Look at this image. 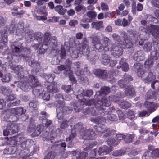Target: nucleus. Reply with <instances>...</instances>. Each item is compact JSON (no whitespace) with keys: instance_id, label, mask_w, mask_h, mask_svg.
Segmentation results:
<instances>
[{"instance_id":"1","label":"nucleus","mask_w":159,"mask_h":159,"mask_svg":"<svg viewBox=\"0 0 159 159\" xmlns=\"http://www.w3.org/2000/svg\"><path fill=\"white\" fill-rule=\"evenodd\" d=\"M69 51L71 57L73 58H76L79 57L81 54L88 57H93L90 55V52L88 44V41L87 38H83L81 43L76 45L75 47L69 48Z\"/></svg>"},{"instance_id":"2","label":"nucleus","mask_w":159,"mask_h":159,"mask_svg":"<svg viewBox=\"0 0 159 159\" xmlns=\"http://www.w3.org/2000/svg\"><path fill=\"white\" fill-rule=\"evenodd\" d=\"M121 35L123 37V41H121L120 36L117 34L114 33L112 34V37L114 40L119 42L122 45H124L125 48H129L133 46V40L135 41L138 40V37H136V35L131 32H129L126 33L125 32H121Z\"/></svg>"},{"instance_id":"3","label":"nucleus","mask_w":159,"mask_h":159,"mask_svg":"<svg viewBox=\"0 0 159 159\" xmlns=\"http://www.w3.org/2000/svg\"><path fill=\"white\" fill-rule=\"evenodd\" d=\"M116 97L114 96L109 97V99L105 97L103 98L101 101H98L95 104V109L94 108H88V112L90 111L93 116H96L97 115L102 114L103 113L105 115L107 111H104V107H109L111 105L110 102L112 101H116L115 100Z\"/></svg>"},{"instance_id":"4","label":"nucleus","mask_w":159,"mask_h":159,"mask_svg":"<svg viewBox=\"0 0 159 159\" xmlns=\"http://www.w3.org/2000/svg\"><path fill=\"white\" fill-rule=\"evenodd\" d=\"M15 84L24 91H28L30 87H36L40 85L38 79L31 74L24 78L23 80L15 82Z\"/></svg>"},{"instance_id":"5","label":"nucleus","mask_w":159,"mask_h":159,"mask_svg":"<svg viewBox=\"0 0 159 159\" xmlns=\"http://www.w3.org/2000/svg\"><path fill=\"white\" fill-rule=\"evenodd\" d=\"M54 105L57 108V116L59 120H61L63 118V113L69 114L72 111L71 107H65L64 102L61 100L57 101L55 102Z\"/></svg>"},{"instance_id":"6","label":"nucleus","mask_w":159,"mask_h":159,"mask_svg":"<svg viewBox=\"0 0 159 159\" xmlns=\"http://www.w3.org/2000/svg\"><path fill=\"white\" fill-rule=\"evenodd\" d=\"M82 124L78 123L74 126V129L79 130L81 135L83 139H93L96 135L95 133L92 129H89L84 131V128H82Z\"/></svg>"},{"instance_id":"7","label":"nucleus","mask_w":159,"mask_h":159,"mask_svg":"<svg viewBox=\"0 0 159 159\" xmlns=\"http://www.w3.org/2000/svg\"><path fill=\"white\" fill-rule=\"evenodd\" d=\"M23 44V43L20 42L15 43L11 47L12 51L16 53L24 52L25 54H30V48L24 47Z\"/></svg>"},{"instance_id":"8","label":"nucleus","mask_w":159,"mask_h":159,"mask_svg":"<svg viewBox=\"0 0 159 159\" xmlns=\"http://www.w3.org/2000/svg\"><path fill=\"white\" fill-rule=\"evenodd\" d=\"M19 126L18 124L15 123H10L8 124L6 129L3 131V134L4 136L12 135L17 133L18 131Z\"/></svg>"},{"instance_id":"9","label":"nucleus","mask_w":159,"mask_h":159,"mask_svg":"<svg viewBox=\"0 0 159 159\" xmlns=\"http://www.w3.org/2000/svg\"><path fill=\"white\" fill-rule=\"evenodd\" d=\"M110 49H111V54L114 57H118L122 54L123 48L118 43L113 44Z\"/></svg>"},{"instance_id":"10","label":"nucleus","mask_w":159,"mask_h":159,"mask_svg":"<svg viewBox=\"0 0 159 159\" xmlns=\"http://www.w3.org/2000/svg\"><path fill=\"white\" fill-rule=\"evenodd\" d=\"M90 38L93 46L98 51L99 49L101 47H102V46L99 33H97L93 34L90 37Z\"/></svg>"},{"instance_id":"11","label":"nucleus","mask_w":159,"mask_h":159,"mask_svg":"<svg viewBox=\"0 0 159 159\" xmlns=\"http://www.w3.org/2000/svg\"><path fill=\"white\" fill-rule=\"evenodd\" d=\"M110 39L108 37L104 36L102 39V47L99 49L98 51L100 52H103V51H108L110 49Z\"/></svg>"},{"instance_id":"12","label":"nucleus","mask_w":159,"mask_h":159,"mask_svg":"<svg viewBox=\"0 0 159 159\" xmlns=\"http://www.w3.org/2000/svg\"><path fill=\"white\" fill-rule=\"evenodd\" d=\"M7 29V28L6 27L0 31L1 40L2 42L0 41V49L3 48L4 45H7L8 43Z\"/></svg>"},{"instance_id":"13","label":"nucleus","mask_w":159,"mask_h":159,"mask_svg":"<svg viewBox=\"0 0 159 159\" xmlns=\"http://www.w3.org/2000/svg\"><path fill=\"white\" fill-rule=\"evenodd\" d=\"M86 15L88 18H84L81 20V21L83 23L91 22L93 20L95 19L97 14L95 11H90L87 12Z\"/></svg>"},{"instance_id":"14","label":"nucleus","mask_w":159,"mask_h":159,"mask_svg":"<svg viewBox=\"0 0 159 159\" xmlns=\"http://www.w3.org/2000/svg\"><path fill=\"white\" fill-rule=\"evenodd\" d=\"M72 153L74 156L75 157L76 159H84L88 155L87 152H81L79 150L72 151Z\"/></svg>"},{"instance_id":"15","label":"nucleus","mask_w":159,"mask_h":159,"mask_svg":"<svg viewBox=\"0 0 159 159\" xmlns=\"http://www.w3.org/2000/svg\"><path fill=\"white\" fill-rule=\"evenodd\" d=\"M149 31L155 38L159 39V25H150Z\"/></svg>"},{"instance_id":"16","label":"nucleus","mask_w":159,"mask_h":159,"mask_svg":"<svg viewBox=\"0 0 159 159\" xmlns=\"http://www.w3.org/2000/svg\"><path fill=\"white\" fill-rule=\"evenodd\" d=\"M52 50H54L58 46V41L57 37L55 36L52 37L47 45Z\"/></svg>"},{"instance_id":"17","label":"nucleus","mask_w":159,"mask_h":159,"mask_svg":"<svg viewBox=\"0 0 159 159\" xmlns=\"http://www.w3.org/2000/svg\"><path fill=\"white\" fill-rule=\"evenodd\" d=\"M124 79L119 80L118 82L119 85L121 88H123L125 87V83L129 81L133 80V78L131 76L125 74L124 75Z\"/></svg>"},{"instance_id":"18","label":"nucleus","mask_w":159,"mask_h":159,"mask_svg":"<svg viewBox=\"0 0 159 159\" xmlns=\"http://www.w3.org/2000/svg\"><path fill=\"white\" fill-rule=\"evenodd\" d=\"M135 70H137V74L138 76L143 78L145 76V73L142 69L143 65H141L139 63L135 64L134 66Z\"/></svg>"},{"instance_id":"19","label":"nucleus","mask_w":159,"mask_h":159,"mask_svg":"<svg viewBox=\"0 0 159 159\" xmlns=\"http://www.w3.org/2000/svg\"><path fill=\"white\" fill-rule=\"evenodd\" d=\"M156 79V77L152 72L145 73V76L142 80L145 83L151 82Z\"/></svg>"},{"instance_id":"20","label":"nucleus","mask_w":159,"mask_h":159,"mask_svg":"<svg viewBox=\"0 0 159 159\" xmlns=\"http://www.w3.org/2000/svg\"><path fill=\"white\" fill-rule=\"evenodd\" d=\"M19 8V7L15 6L11 9V11H15L11 12V14L13 16L21 17L25 13V11L23 10H20L18 11V9Z\"/></svg>"},{"instance_id":"21","label":"nucleus","mask_w":159,"mask_h":159,"mask_svg":"<svg viewBox=\"0 0 159 159\" xmlns=\"http://www.w3.org/2000/svg\"><path fill=\"white\" fill-rule=\"evenodd\" d=\"M94 73L97 76L103 79L106 78L108 75L107 71L105 70L96 69L94 71Z\"/></svg>"},{"instance_id":"22","label":"nucleus","mask_w":159,"mask_h":159,"mask_svg":"<svg viewBox=\"0 0 159 159\" xmlns=\"http://www.w3.org/2000/svg\"><path fill=\"white\" fill-rule=\"evenodd\" d=\"M91 28L98 30H101L104 27L103 22L102 21H98L93 22L91 24Z\"/></svg>"},{"instance_id":"23","label":"nucleus","mask_w":159,"mask_h":159,"mask_svg":"<svg viewBox=\"0 0 159 159\" xmlns=\"http://www.w3.org/2000/svg\"><path fill=\"white\" fill-rule=\"evenodd\" d=\"M74 64L76 66V68L78 69L75 71V74L77 76H80V77L81 78L82 75H83L85 72H87V67H84L83 70H79V69L80 68V63L79 62H75L74 63Z\"/></svg>"},{"instance_id":"24","label":"nucleus","mask_w":159,"mask_h":159,"mask_svg":"<svg viewBox=\"0 0 159 159\" xmlns=\"http://www.w3.org/2000/svg\"><path fill=\"white\" fill-rule=\"evenodd\" d=\"M120 67H117L118 68H121L122 71H127L129 69V66L128 64L126 62L124 58L121 59L120 62Z\"/></svg>"},{"instance_id":"25","label":"nucleus","mask_w":159,"mask_h":159,"mask_svg":"<svg viewBox=\"0 0 159 159\" xmlns=\"http://www.w3.org/2000/svg\"><path fill=\"white\" fill-rule=\"evenodd\" d=\"M144 57L143 51H140L136 52L134 55V60L137 61L142 60Z\"/></svg>"},{"instance_id":"26","label":"nucleus","mask_w":159,"mask_h":159,"mask_svg":"<svg viewBox=\"0 0 159 159\" xmlns=\"http://www.w3.org/2000/svg\"><path fill=\"white\" fill-rule=\"evenodd\" d=\"M16 139L18 142V145H20V147L24 149L26 148L25 143V139L21 135H18L16 136Z\"/></svg>"},{"instance_id":"27","label":"nucleus","mask_w":159,"mask_h":159,"mask_svg":"<svg viewBox=\"0 0 159 159\" xmlns=\"http://www.w3.org/2000/svg\"><path fill=\"white\" fill-rule=\"evenodd\" d=\"M110 92V88L108 87L104 86L101 88L100 91L96 93V94L98 96L102 95V94L107 95Z\"/></svg>"},{"instance_id":"28","label":"nucleus","mask_w":159,"mask_h":159,"mask_svg":"<svg viewBox=\"0 0 159 159\" xmlns=\"http://www.w3.org/2000/svg\"><path fill=\"white\" fill-rule=\"evenodd\" d=\"M57 69L59 71L64 70V74L65 76H67V73L71 70L70 66H65L63 65H61L58 66Z\"/></svg>"},{"instance_id":"29","label":"nucleus","mask_w":159,"mask_h":159,"mask_svg":"<svg viewBox=\"0 0 159 159\" xmlns=\"http://www.w3.org/2000/svg\"><path fill=\"white\" fill-rule=\"evenodd\" d=\"M144 106L145 107L148 109V111H149L150 113L155 111L154 105L153 103L146 101L144 102Z\"/></svg>"},{"instance_id":"30","label":"nucleus","mask_w":159,"mask_h":159,"mask_svg":"<svg viewBox=\"0 0 159 159\" xmlns=\"http://www.w3.org/2000/svg\"><path fill=\"white\" fill-rule=\"evenodd\" d=\"M110 57L106 54H103L101 56V61L103 64L106 65L110 61Z\"/></svg>"},{"instance_id":"31","label":"nucleus","mask_w":159,"mask_h":159,"mask_svg":"<svg viewBox=\"0 0 159 159\" xmlns=\"http://www.w3.org/2000/svg\"><path fill=\"white\" fill-rule=\"evenodd\" d=\"M45 45L43 43H40L39 44H35L33 45V47L36 48H39V52L40 54L44 53L46 51V48H43V47Z\"/></svg>"},{"instance_id":"32","label":"nucleus","mask_w":159,"mask_h":159,"mask_svg":"<svg viewBox=\"0 0 159 159\" xmlns=\"http://www.w3.org/2000/svg\"><path fill=\"white\" fill-rule=\"evenodd\" d=\"M51 33L48 32H45L44 34L43 43L45 46L48 45L51 39Z\"/></svg>"},{"instance_id":"33","label":"nucleus","mask_w":159,"mask_h":159,"mask_svg":"<svg viewBox=\"0 0 159 159\" xmlns=\"http://www.w3.org/2000/svg\"><path fill=\"white\" fill-rule=\"evenodd\" d=\"M47 89L48 91L50 93H55L58 91L57 84H51L50 85L48 86Z\"/></svg>"},{"instance_id":"34","label":"nucleus","mask_w":159,"mask_h":159,"mask_svg":"<svg viewBox=\"0 0 159 159\" xmlns=\"http://www.w3.org/2000/svg\"><path fill=\"white\" fill-rule=\"evenodd\" d=\"M125 92L126 96L133 97L135 95V90L132 87H129V88L126 89Z\"/></svg>"},{"instance_id":"35","label":"nucleus","mask_w":159,"mask_h":159,"mask_svg":"<svg viewBox=\"0 0 159 159\" xmlns=\"http://www.w3.org/2000/svg\"><path fill=\"white\" fill-rule=\"evenodd\" d=\"M118 104L120 107L123 109L128 108L131 106V104L127 101H118Z\"/></svg>"},{"instance_id":"36","label":"nucleus","mask_w":159,"mask_h":159,"mask_svg":"<svg viewBox=\"0 0 159 159\" xmlns=\"http://www.w3.org/2000/svg\"><path fill=\"white\" fill-rule=\"evenodd\" d=\"M55 10L57 12L61 15H63L66 12V9L63 8L62 6L59 5H57L54 7Z\"/></svg>"},{"instance_id":"37","label":"nucleus","mask_w":159,"mask_h":159,"mask_svg":"<svg viewBox=\"0 0 159 159\" xmlns=\"http://www.w3.org/2000/svg\"><path fill=\"white\" fill-rule=\"evenodd\" d=\"M135 137V134H127L125 136V142L127 143L131 142Z\"/></svg>"},{"instance_id":"38","label":"nucleus","mask_w":159,"mask_h":159,"mask_svg":"<svg viewBox=\"0 0 159 159\" xmlns=\"http://www.w3.org/2000/svg\"><path fill=\"white\" fill-rule=\"evenodd\" d=\"M0 92L3 94L7 95L11 93L12 90L11 89L5 87H2L0 88Z\"/></svg>"},{"instance_id":"39","label":"nucleus","mask_w":159,"mask_h":159,"mask_svg":"<svg viewBox=\"0 0 159 159\" xmlns=\"http://www.w3.org/2000/svg\"><path fill=\"white\" fill-rule=\"evenodd\" d=\"M108 115L107 116V120L113 121H116L117 120V118L116 115L113 114H107Z\"/></svg>"},{"instance_id":"40","label":"nucleus","mask_w":159,"mask_h":159,"mask_svg":"<svg viewBox=\"0 0 159 159\" xmlns=\"http://www.w3.org/2000/svg\"><path fill=\"white\" fill-rule=\"evenodd\" d=\"M56 153L53 151H51L49 152L48 154L45 156L44 159H54Z\"/></svg>"},{"instance_id":"41","label":"nucleus","mask_w":159,"mask_h":159,"mask_svg":"<svg viewBox=\"0 0 159 159\" xmlns=\"http://www.w3.org/2000/svg\"><path fill=\"white\" fill-rule=\"evenodd\" d=\"M149 152L148 154H146L147 156H149L150 157L151 155H152V156H153V155L155 157H159V149H156L154 150H153L152 152H151L150 151H148Z\"/></svg>"},{"instance_id":"42","label":"nucleus","mask_w":159,"mask_h":159,"mask_svg":"<svg viewBox=\"0 0 159 159\" xmlns=\"http://www.w3.org/2000/svg\"><path fill=\"white\" fill-rule=\"evenodd\" d=\"M93 94V91L92 90H83L82 94L83 96H86L90 97Z\"/></svg>"},{"instance_id":"43","label":"nucleus","mask_w":159,"mask_h":159,"mask_svg":"<svg viewBox=\"0 0 159 159\" xmlns=\"http://www.w3.org/2000/svg\"><path fill=\"white\" fill-rule=\"evenodd\" d=\"M152 47V44L150 42H147L144 44L143 49L145 51L148 52L151 50Z\"/></svg>"},{"instance_id":"44","label":"nucleus","mask_w":159,"mask_h":159,"mask_svg":"<svg viewBox=\"0 0 159 159\" xmlns=\"http://www.w3.org/2000/svg\"><path fill=\"white\" fill-rule=\"evenodd\" d=\"M68 76L69 78V80L73 83H75L76 82V80L74 77L73 75L72 71L70 70L69 72L67 73V76Z\"/></svg>"},{"instance_id":"45","label":"nucleus","mask_w":159,"mask_h":159,"mask_svg":"<svg viewBox=\"0 0 159 159\" xmlns=\"http://www.w3.org/2000/svg\"><path fill=\"white\" fill-rule=\"evenodd\" d=\"M12 77L9 74H7L3 76L2 79L3 82H8L12 79Z\"/></svg>"},{"instance_id":"46","label":"nucleus","mask_w":159,"mask_h":159,"mask_svg":"<svg viewBox=\"0 0 159 159\" xmlns=\"http://www.w3.org/2000/svg\"><path fill=\"white\" fill-rule=\"evenodd\" d=\"M118 142L114 139H108L107 143L110 146H116L118 144Z\"/></svg>"},{"instance_id":"47","label":"nucleus","mask_w":159,"mask_h":159,"mask_svg":"<svg viewBox=\"0 0 159 159\" xmlns=\"http://www.w3.org/2000/svg\"><path fill=\"white\" fill-rule=\"evenodd\" d=\"M19 143V142L17 141V139H16V136L12 138L9 142L10 144L12 146L18 145Z\"/></svg>"},{"instance_id":"48","label":"nucleus","mask_w":159,"mask_h":159,"mask_svg":"<svg viewBox=\"0 0 159 159\" xmlns=\"http://www.w3.org/2000/svg\"><path fill=\"white\" fill-rule=\"evenodd\" d=\"M146 67H149L153 65V61L151 58H148L145 62Z\"/></svg>"},{"instance_id":"49","label":"nucleus","mask_w":159,"mask_h":159,"mask_svg":"<svg viewBox=\"0 0 159 159\" xmlns=\"http://www.w3.org/2000/svg\"><path fill=\"white\" fill-rule=\"evenodd\" d=\"M83 102H81V103L82 105L85 104L86 105H93L95 103L94 100L93 99H91L89 100H87L84 102V101H82Z\"/></svg>"},{"instance_id":"50","label":"nucleus","mask_w":159,"mask_h":159,"mask_svg":"<svg viewBox=\"0 0 159 159\" xmlns=\"http://www.w3.org/2000/svg\"><path fill=\"white\" fill-rule=\"evenodd\" d=\"M145 17L146 20L149 22H154V21L156 22L157 21V20L155 18L152 17L151 15H146Z\"/></svg>"},{"instance_id":"51","label":"nucleus","mask_w":159,"mask_h":159,"mask_svg":"<svg viewBox=\"0 0 159 159\" xmlns=\"http://www.w3.org/2000/svg\"><path fill=\"white\" fill-rule=\"evenodd\" d=\"M125 152L124 150H120L114 152L113 154L115 156H120L124 155Z\"/></svg>"},{"instance_id":"52","label":"nucleus","mask_w":159,"mask_h":159,"mask_svg":"<svg viewBox=\"0 0 159 159\" xmlns=\"http://www.w3.org/2000/svg\"><path fill=\"white\" fill-rule=\"evenodd\" d=\"M150 114L149 111H147L143 110L139 113V117H144L145 116H148Z\"/></svg>"},{"instance_id":"53","label":"nucleus","mask_w":159,"mask_h":159,"mask_svg":"<svg viewBox=\"0 0 159 159\" xmlns=\"http://www.w3.org/2000/svg\"><path fill=\"white\" fill-rule=\"evenodd\" d=\"M159 56V54L156 51H153L151 52V57L152 59L157 60Z\"/></svg>"},{"instance_id":"54","label":"nucleus","mask_w":159,"mask_h":159,"mask_svg":"<svg viewBox=\"0 0 159 159\" xmlns=\"http://www.w3.org/2000/svg\"><path fill=\"white\" fill-rule=\"evenodd\" d=\"M107 148L106 146H103L102 148H100L98 150V153L99 155H100L101 153L102 152H106L107 153L110 152V150H106L105 149V148Z\"/></svg>"},{"instance_id":"55","label":"nucleus","mask_w":159,"mask_h":159,"mask_svg":"<svg viewBox=\"0 0 159 159\" xmlns=\"http://www.w3.org/2000/svg\"><path fill=\"white\" fill-rule=\"evenodd\" d=\"M23 109L22 107H17L16 108V115L18 116H20L24 114Z\"/></svg>"},{"instance_id":"56","label":"nucleus","mask_w":159,"mask_h":159,"mask_svg":"<svg viewBox=\"0 0 159 159\" xmlns=\"http://www.w3.org/2000/svg\"><path fill=\"white\" fill-rule=\"evenodd\" d=\"M100 7L101 9L103 11H107L109 9L108 5L103 2H102L101 3Z\"/></svg>"},{"instance_id":"57","label":"nucleus","mask_w":159,"mask_h":159,"mask_svg":"<svg viewBox=\"0 0 159 159\" xmlns=\"http://www.w3.org/2000/svg\"><path fill=\"white\" fill-rule=\"evenodd\" d=\"M120 120H123L125 119L124 115L121 110H118L116 111Z\"/></svg>"},{"instance_id":"58","label":"nucleus","mask_w":159,"mask_h":159,"mask_svg":"<svg viewBox=\"0 0 159 159\" xmlns=\"http://www.w3.org/2000/svg\"><path fill=\"white\" fill-rule=\"evenodd\" d=\"M76 136V134L75 133H72L69 135V137L66 138V141H72L74 138Z\"/></svg>"},{"instance_id":"59","label":"nucleus","mask_w":159,"mask_h":159,"mask_svg":"<svg viewBox=\"0 0 159 159\" xmlns=\"http://www.w3.org/2000/svg\"><path fill=\"white\" fill-rule=\"evenodd\" d=\"M159 86V81L156 80L152 82L151 85V86L154 89H158Z\"/></svg>"},{"instance_id":"60","label":"nucleus","mask_w":159,"mask_h":159,"mask_svg":"<svg viewBox=\"0 0 159 159\" xmlns=\"http://www.w3.org/2000/svg\"><path fill=\"white\" fill-rule=\"evenodd\" d=\"M12 69L14 70H17L20 72H22L23 70V68L21 65L15 66H12Z\"/></svg>"},{"instance_id":"61","label":"nucleus","mask_w":159,"mask_h":159,"mask_svg":"<svg viewBox=\"0 0 159 159\" xmlns=\"http://www.w3.org/2000/svg\"><path fill=\"white\" fill-rule=\"evenodd\" d=\"M116 141L118 142V143L120 142V140H122L123 139H125V136L123 135V134H119L116 135Z\"/></svg>"},{"instance_id":"62","label":"nucleus","mask_w":159,"mask_h":159,"mask_svg":"<svg viewBox=\"0 0 159 159\" xmlns=\"http://www.w3.org/2000/svg\"><path fill=\"white\" fill-rule=\"evenodd\" d=\"M61 88L67 93H69L71 90V86L70 85H63Z\"/></svg>"},{"instance_id":"63","label":"nucleus","mask_w":159,"mask_h":159,"mask_svg":"<svg viewBox=\"0 0 159 159\" xmlns=\"http://www.w3.org/2000/svg\"><path fill=\"white\" fill-rule=\"evenodd\" d=\"M75 9L77 12H79L82 10H85L86 7L82 5H79L75 7Z\"/></svg>"},{"instance_id":"64","label":"nucleus","mask_w":159,"mask_h":159,"mask_svg":"<svg viewBox=\"0 0 159 159\" xmlns=\"http://www.w3.org/2000/svg\"><path fill=\"white\" fill-rule=\"evenodd\" d=\"M151 3L154 7L159 8V0H152Z\"/></svg>"}]
</instances>
